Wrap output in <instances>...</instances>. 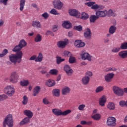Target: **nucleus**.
I'll return each instance as SVG.
<instances>
[{
  "mask_svg": "<svg viewBox=\"0 0 127 127\" xmlns=\"http://www.w3.org/2000/svg\"><path fill=\"white\" fill-rule=\"evenodd\" d=\"M22 56H23L22 52H18L16 53V54H11L9 56V60H10V62L13 63V64L20 63Z\"/></svg>",
  "mask_w": 127,
  "mask_h": 127,
  "instance_id": "obj_1",
  "label": "nucleus"
},
{
  "mask_svg": "<svg viewBox=\"0 0 127 127\" xmlns=\"http://www.w3.org/2000/svg\"><path fill=\"white\" fill-rule=\"evenodd\" d=\"M52 113L55 115V116H57V117H59L60 116H67L69 115V114H71L72 113V111L71 110H67L64 112H62V110L58 109H53L52 110Z\"/></svg>",
  "mask_w": 127,
  "mask_h": 127,
  "instance_id": "obj_2",
  "label": "nucleus"
},
{
  "mask_svg": "<svg viewBox=\"0 0 127 127\" xmlns=\"http://www.w3.org/2000/svg\"><path fill=\"white\" fill-rule=\"evenodd\" d=\"M6 125L8 127H13V120H12V115H8L5 117L3 122V126L4 127H6Z\"/></svg>",
  "mask_w": 127,
  "mask_h": 127,
  "instance_id": "obj_3",
  "label": "nucleus"
},
{
  "mask_svg": "<svg viewBox=\"0 0 127 127\" xmlns=\"http://www.w3.org/2000/svg\"><path fill=\"white\" fill-rule=\"evenodd\" d=\"M4 93L9 97H12L15 93V89L13 86L8 85L4 89Z\"/></svg>",
  "mask_w": 127,
  "mask_h": 127,
  "instance_id": "obj_4",
  "label": "nucleus"
},
{
  "mask_svg": "<svg viewBox=\"0 0 127 127\" xmlns=\"http://www.w3.org/2000/svg\"><path fill=\"white\" fill-rule=\"evenodd\" d=\"M19 78V75H18V73L15 71H13L10 74V82L12 83V84H16L18 82Z\"/></svg>",
  "mask_w": 127,
  "mask_h": 127,
  "instance_id": "obj_5",
  "label": "nucleus"
},
{
  "mask_svg": "<svg viewBox=\"0 0 127 127\" xmlns=\"http://www.w3.org/2000/svg\"><path fill=\"white\" fill-rule=\"evenodd\" d=\"M80 56L81 57L82 60H88V61H92V57L89 54V53L85 52L82 51L80 53Z\"/></svg>",
  "mask_w": 127,
  "mask_h": 127,
  "instance_id": "obj_6",
  "label": "nucleus"
},
{
  "mask_svg": "<svg viewBox=\"0 0 127 127\" xmlns=\"http://www.w3.org/2000/svg\"><path fill=\"white\" fill-rule=\"evenodd\" d=\"M113 89L114 93L117 95V96L122 97L125 95V93H124V89L118 86H114Z\"/></svg>",
  "mask_w": 127,
  "mask_h": 127,
  "instance_id": "obj_7",
  "label": "nucleus"
},
{
  "mask_svg": "<svg viewBox=\"0 0 127 127\" xmlns=\"http://www.w3.org/2000/svg\"><path fill=\"white\" fill-rule=\"evenodd\" d=\"M69 14L71 16H74L75 17H76V18H80V17H81V13L75 9H69Z\"/></svg>",
  "mask_w": 127,
  "mask_h": 127,
  "instance_id": "obj_8",
  "label": "nucleus"
},
{
  "mask_svg": "<svg viewBox=\"0 0 127 127\" xmlns=\"http://www.w3.org/2000/svg\"><path fill=\"white\" fill-rule=\"evenodd\" d=\"M116 122L117 120L115 118L109 117L107 121V126L111 127H114L117 125L116 123Z\"/></svg>",
  "mask_w": 127,
  "mask_h": 127,
  "instance_id": "obj_9",
  "label": "nucleus"
},
{
  "mask_svg": "<svg viewBox=\"0 0 127 127\" xmlns=\"http://www.w3.org/2000/svg\"><path fill=\"white\" fill-rule=\"evenodd\" d=\"M53 4L55 8L57 9H61L63 7V2L60 1V0H55L53 1Z\"/></svg>",
  "mask_w": 127,
  "mask_h": 127,
  "instance_id": "obj_10",
  "label": "nucleus"
},
{
  "mask_svg": "<svg viewBox=\"0 0 127 127\" xmlns=\"http://www.w3.org/2000/svg\"><path fill=\"white\" fill-rule=\"evenodd\" d=\"M84 36L86 39H91V37H92V32L90 28H87L85 29L84 32Z\"/></svg>",
  "mask_w": 127,
  "mask_h": 127,
  "instance_id": "obj_11",
  "label": "nucleus"
},
{
  "mask_svg": "<svg viewBox=\"0 0 127 127\" xmlns=\"http://www.w3.org/2000/svg\"><path fill=\"white\" fill-rule=\"evenodd\" d=\"M68 43H69L68 41L66 40V41H60L57 44L59 48H64Z\"/></svg>",
  "mask_w": 127,
  "mask_h": 127,
  "instance_id": "obj_12",
  "label": "nucleus"
},
{
  "mask_svg": "<svg viewBox=\"0 0 127 127\" xmlns=\"http://www.w3.org/2000/svg\"><path fill=\"white\" fill-rule=\"evenodd\" d=\"M74 46L77 47V48H81V47H84L86 44L85 43L82 42V41L80 40H75L74 42Z\"/></svg>",
  "mask_w": 127,
  "mask_h": 127,
  "instance_id": "obj_13",
  "label": "nucleus"
},
{
  "mask_svg": "<svg viewBox=\"0 0 127 127\" xmlns=\"http://www.w3.org/2000/svg\"><path fill=\"white\" fill-rule=\"evenodd\" d=\"M64 70L65 73H66L67 75H68L69 76H70V75L73 73V69H72V68H71L70 66H69L68 64H65L64 66Z\"/></svg>",
  "mask_w": 127,
  "mask_h": 127,
  "instance_id": "obj_14",
  "label": "nucleus"
},
{
  "mask_svg": "<svg viewBox=\"0 0 127 127\" xmlns=\"http://www.w3.org/2000/svg\"><path fill=\"white\" fill-rule=\"evenodd\" d=\"M108 15V11H97L96 12V15H97L98 17H105V16H107Z\"/></svg>",
  "mask_w": 127,
  "mask_h": 127,
  "instance_id": "obj_15",
  "label": "nucleus"
},
{
  "mask_svg": "<svg viewBox=\"0 0 127 127\" xmlns=\"http://www.w3.org/2000/svg\"><path fill=\"white\" fill-rule=\"evenodd\" d=\"M114 76H115V74L114 73H108L105 76V80L108 83H110L112 82L113 80V78H114Z\"/></svg>",
  "mask_w": 127,
  "mask_h": 127,
  "instance_id": "obj_16",
  "label": "nucleus"
},
{
  "mask_svg": "<svg viewBox=\"0 0 127 127\" xmlns=\"http://www.w3.org/2000/svg\"><path fill=\"white\" fill-rule=\"evenodd\" d=\"M62 26L66 29H70L72 28V24L69 21H64L62 23Z\"/></svg>",
  "mask_w": 127,
  "mask_h": 127,
  "instance_id": "obj_17",
  "label": "nucleus"
},
{
  "mask_svg": "<svg viewBox=\"0 0 127 127\" xmlns=\"http://www.w3.org/2000/svg\"><path fill=\"white\" fill-rule=\"evenodd\" d=\"M70 91L71 89H70V88L65 86L62 89V95H63L64 96H66V95L70 93Z\"/></svg>",
  "mask_w": 127,
  "mask_h": 127,
  "instance_id": "obj_18",
  "label": "nucleus"
},
{
  "mask_svg": "<svg viewBox=\"0 0 127 127\" xmlns=\"http://www.w3.org/2000/svg\"><path fill=\"white\" fill-rule=\"evenodd\" d=\"M106 103H107V97L105 96H103L99 99V105L101 107H105Z\"/></svg>",
  "mask_w": 127,
  "mask_h": 127,
  "instance_id": "obj_19",
  "label": "nucleus"
},
{
  "mask_svg": "<svg viewBox=\"0 0 127 127\" xmlns=\"http://www.w3.org/2000/svg\"><path fill=\"white\" fill-rule=\"evenodd\" d=\"M41 89V88H40V86H36L33 90L32 96H34V97L37 96L38 94H39V92H40Z\"/></svg>",
  "mask_w": 127,
  "mask_h": 127,
  "instance_id": "obj_20",
  "label": "nucleus"
},
{
  "mask_svg": "<svg viewBox=\"0 0 127 127\" xmlns=\"http://www.w3.org/2000/svg\"><path fill=\"white\" fill-rule=\"evenodd\" d=\"M23 114L25 115V116H26V117L29 119H31V118L33 117V113L30 110H24L23 111Z\"/></svg>",
  "mask_w": 127,
  "mask_h": 127,
  "instance_id": "obj_21",
  "label": "nucleus"
},
{
  "mask_svg": "<svg viewBox=\"0 0 127 127\" xmlns=\"http://www.w3.org/2000/svg\"><path fill=\"white\" fill-rule=\"evenodd\" d=\"M32 26L36 28H41V23L39 21H33L32 23Z\"/></svg>",
  "mask_w": 127,
  "mask_h": 127,
  "instance_id": "obj_22",
  "label": "nucleus"
},
{
  "mask_svg": "<svg viewBox=\"0 0 127 127\" xmlns=\"http://www.w3.org/2000/svg\"><path fill=\"white\" fill-rule=\"evenodd\" d=\"M30 122V118L28 117H25L24 119L22 120L19 123L20 126H23L24 125H26Z\"/></svg>",
  "mask_w": 127,
  "mask_h": 127,
  "instance_id": "obj_23",
  "label": "nucleus"
},
{
  "mask_svg": "<svg viewBox=\"0 0 127 127\" xmlns=\"http://www.w3.org/2000/svg\"><path fill=\"white\" fill-rule=\"evenodd\" d=\"M98 18L99 17L97 15H91L89 17L90 23H95L96 22V20H97V19H98Z\"/></svg>",
  "mask_w": 127,
  "mask_h": 127,
  "instance_id": "obj_24",
  "label": "nucleus"
},
{
  "mask_svg": "<svg viewBox=\"0 0 127 127\" xmlns=\"http://www.w3.org/2000/svg\"><path fill=\"white\" fill-rule=\"evenodd\" d=\"M119 56L123 59L127 58V51H123L119 53Z\"/></svg>",
  "mask_w": 127,
  "mask_h": 127,
  "instance_id": "obj_25",
  "label": "nucleus"
},
{
  "mask_svg": "<svg viewBox=\"0 0 127 127\" xmlns=\"http://www.w3.org/2000/svg\"><path fill=\"white\" fill-rule=\"evenodd\" d=\"M82 83L83 85H88L90 82V77L84 76L82 78Z\"/></svg>",
  "mask_w": 127,
  "mask_h": 127,
  "instance_id": "obj_26",
  "label": "nucleus"
},
{
  "mask_svg": "<svg viewBox=\"0 0 127 127\" xmlns=\"http://www.w3.org/2000/svg\"><path fill=\"white\" fill-rule=\"evenodd\" d=\"M20 85L21 87H27L29 85V81L24 79L20 81Z\"/></svg>",
  "mask_w": 127,
  "mask_h": 127,
  "instance_id": "obj_27",
  "label": "nucleus"
},
{
  "mask_svg": "<svg viewBox=\"0 0 127 127\" xmlns=\"http://www.w3.org/2000/svg\"><path fill=\"white\" fill-rule=\"evenodd\" d=\"M56 84L55 81L52 79H49L46 82V85L48 87H53V86H55Z\"/></svg>",
  "mask_w": 127,
  "mask_h": 127,
  "instance_id": "obj_28",
  "label": "nucleus"
},
{
  "mask_svg": "<svg viewBox=\"0 0 127 127\" xmlns=\"http://www.w3.org/2000/svg\"><path fill=\"white\" fill-rule=\"evenodd\" d=\"M116 30L117 27H116L115 25H112L109 28V32L110 34H114V33L116 32Z\"/></svg>",
  "mask_w": 127,
  "mask_h": 127,
  "instance_id": "obj_29",
  "label": "nucleus"
},
{
  "mask_svg": "<svg viewBox=\"0 0 127 127\" xmlns=\"http://www.w3.org/2000/svg\"><path fill=\"white\" fill-rule=\"evenodd\" d=\"M19 5V9L20 11H22L24 8V5H25V0H20Z\"/></svg>",
  "mask_w": 127,
  "mask_h": 127,
  "instance_id": "obj_30",
  "label": "nucleus"
},
{
  "mask_svg": "<svg viewBox=\"0 0 127 127\" xmlns=\"http://www.w3.org/2000/svg\"><path fill=\"white\" fill-rule=\"evenodd\" d=\"M43 60V55L42 53H39L38 56H36V62H41Z\"/></svg>",
  "mask_w": 127,
  "mask_h": 127,
  "instance_id": "obj_31",
  "label": "nucleus"
},
{
  "mask_svg": "<svg viewBox=\"0 0 127 127\" xmlns=\"http://www.w3.org/2000/svg\"><path fill=\"white\" fill-rule=\"evenodd\" d=\"M80 18L83 20H86V19H88V18H89V15L87 13L83 12L81 14Z\"/></svg>",
  "mask_w": 127,
  "mask_h": 127,
  "instance_id": "obj_32",
  "label": "nucleus"
},
{
  "mask_svg": "<svg viewBox=\"0 0 127 127\" xmlns=\"http://www.w3.org/2000/svg\"><path fill=\"white\" fill-rule=\"evenodd\" d=\"M53 95L56 97H59L60 96V90L59 89H55L53 90Z\"/></svg>",
  "mask_w": 127,
  "mask_h": 127,
  "instance_id": "obj_33",
  "label": "nucleus"
},
{
  "mask_svg": "<svg viewBox=\"0 0 127 127\" xmlns=\"http://www.w3.org/2000/svg\"><path fill=\"white\" fill-rule=\"evenodd\" d=\"M22 49V48H21L20 47V46L19 45L16 46L12 50V51H13V52H22L21 51H20V50Z\"/></svg>",
  "mask_w": 127,
  "mask_h": 127,
  "instance_id": "obj_34",
  "label": "nucleus"
},
{
  "mask_svg": "<svg viewBox=\"0 0 127 127\" xmlns=\"http://www.w3.org/2000/svg\"><path fill=\"white\" fill-rule=\"evenodd\" d=\"M19 45L20 46V47H21V48H23V47H25V46H26V45H27V43H26L25 40L23 39L20 41Z\"/></svg>",
  "mask_w": 127,
  "mask_h": 127,
  "instance_id": "obj_35",
  "label": "nucleus"
},
{
  "mask_svg": "<svg viewBox=\"0 0 127 127\" xmlns=\"http://www.w3.org/2000/svg\"><path fill=\"white\" fill-rule=\"evenodd\" d=\"M56 58L57 64H58V65H59V64H60L61 62H64V61H65L64 59H62L61 57L59 56H57Z\"/></svg>",
  "mask_w": 127,
  "mask_h": 127,
  "instance_id": "obj_36",
  "label": "nucleus"
},
{
  "mask_svg": "<svg viewBox=\"0 0 127 127\" xmlns=\"http://www.w3.org/2000/svg\"><path fill=\"white\" fill-rule=\"evenodd\" d=\"M42 40V37L40 34H38L35 37V42H40Z\"/></svg>",
  "mask_w": 127,
  "mask_h": 127,
  "instance_id": "obj_37",
  "label": "nucleus"
},
{
  "mask_svg": "<svg viewBox=\"0 0 127 127\" xmlns=\"http://www.w3.org/2000/svg\"><path fill=\"white\" fill-rule=\"evenodd\" d=\"M107 108L109 110H115L116 106L113 102H110L107 105Z\"/></svg>",
  "mask_w": 127,
  "mask_h": 127,
  "instance_id": "obj_38",
  "label": "nucleus"
},
{
  "mask_svg": "<svg viewBox=\"0 0 127 127\" xmlns=\"http://www.w3.org/2000/svg\"><path fill=\"white\" fill-rule=\"evenodd\" d=\"M51 75H54V76H57L58 74V70L56 69H51L49 71Z\"/></svg>",
  "mask_w": 127,
  "mask_h": 127,
  "instance_id": "obj_39",
  "label": "nucleus"
},
{
  "mask_svg": "<svg viewBox=\"0 0 127 127\" xmlns=\"http://www.w3.org/2000/svg\"><path fill=\"white\" fill-rule=\"evenodd\" d=\"M27 103H28V98L26 95H24L23 97L22 105L25 106V105H27Z\"/></svg>",
  "mask_w": 127,
  "mask_h": 127,
  "instance_id": "obj_40",
  "label": "nucleus"
},
{
  "mask_svg": "<svg viewBox=\"0 0 127 127\" xmlns=\"http://www.w3.org/2000/svg\"><path fill=\"white\" fill-rule=\"evenodd\" d=\"M107 14L108 16H117V14L114 13L113 10L110 9L109 11H107Z\"/></svg>",
  "mask_w": 127,
  "mask_h": 127,
  "instance_id": "obj_41",
  "label": "nucleus"
},
{
  "mask_svg": "<svg viewBox=\"0 0 127 127\" xmlns=\"http://www.w3.org/2000/svg\"><path fill=\"white\" fill-rule=\"evenodd\" d=\"M50 13H51V14H53L54 15H58L59 14L58 11L54 8H53L51 10Z\"/></svg>",
  "mask_w": 127,
  "mask_h": 127,
  "instance_id": "obj_42",
  "label": "nucleus"
},
{
  "mask_svg": "<svg viewBox=\"0 0 127 127\" xmlns=\"http://www.w3.org/2000/svg\"><path fill=\"white\" fill-rule=\"evenodd\" d=\"M104 91V87L103 86H98L96 88L95 90L96 93H101Z\"/></svg>",
  "mask_w": 127,
  "mask_h": 127,
  "instance_id": "obj_43",
  "label": "nucleus"
},
{
  "mask_svg": "<svg viewBox=\"0 0 127 127\" xmlns=\"http://www.w3.org/2000/svg\"><path fill=\"white\" fill-rule=\"evenodd\" d=\"M92 119L96 121H99L101 119V115L99 114H96L92 117Z\"/></svg>",
  "mask_w": 127,
  "mask_h": 127,
  "instance_id": "obj_44",
  "label": "nucleus"
},
{
  "mask_svg": "<svg viewBox=\"0 0 127 127\" xmlns=\"http://www.w3.org/2000/svg\"><path fill=\"white\" fill-rule=\"evenodd\" d=\"M8 98L7 95L4 94L0 95V102L3 101V100H6Z\"/></svg>",
  "mask_w": 127,
  "mask_h": 127,
  "instance_id": "obj_45",
  "label": "nucleus"
},
{
  "mask_svg": "<svg viewBox=\"0 0 127 127\" xmlns=\"http://www.w3.org/2000/svg\"><path fill=\"white\" fill-rule=\"evenodd\" d=\"M68 61L69 63H70V64H73L75 63V62L76 61V59L75 58V57H72L71 56V57H69Z\"/></svg>",
  "mask_w": 127,
  "mask_h": 127,
  "instance_id": "obj_46",
  "label": "nucleus"
},
{
  "mask_svg": "<svg viewBox=\"0 0 127 127\" xmlns=\"http://www.w3.org/2000/svg\"><path fill=\"white\" fill-rule=\"evenodd\" d=\"M8 53V51L7 49H4L1 54H0V57H4Z\"/></svg>",
  "mask_w": 127,
  "mask_h": 127,
  "instance_id": "obj_47",
  "label": "nucleus"
},
{
  "mask_svg": "<svg viewBox=\"0 0 127 127\" xmlns=\"http://www.w3.org/2000/svg\"><path fill=\"white\" fill-rule=\"evenodd\" d=\"M120 50H121V48H113V49L112 50V52H113V53H118V52H119L120 51Z\"/></svg>",
  "mask_w": 127,
  "mask_h": 127,
  "instance_id": "obj_48",
  "label": "nucleus"
},
{
  "mask_svg": "<svg viewBox=\"0 0 127 127\" xmlns=\"http://www.w3.org/2000/svg\"><path fill=\"white\" fill-rule=\"evenodd\" d=\"M84 108H86V105L85 104H81L78 106V109L79 111H84L85 110Z\"/></svg>",
  "mask_w": 127,
  "mask_h": 127,
  "instance_id": "obj_49",
  "label": "nucleus"
},
{
  "mask_svg": "<svg viewBox=\"0 0 127 127\" xmlns=\"http://www.w3.org/2000/svg\"><path fill=\"white\" fill-rule=\"evenodd\" d=\"M64 55H65V56H67V57H70L71 56H72V53L67 51H65L64 52Z\"/></svg>",
  "mask_w": 127,
  "mask_h": 127,
  "instance_id": "obj_50",
  "label": "nucleus"
},
{
  "mask_svg": "<svg viewBox=\"0 0 127 127\" xmlns=\"http://www.w3.org/2000/svg\"><path fill=\"white\" fill-rule=\"evenodd\" d=\"M101 8V6L100 5H98L97 4H95V5H93L91 6V8L92 9H98V8Z\"/></svg>",
  "mask_w": 127,
  "mask_h": 127,
  "instance_id": "obj_51",
  "label": "nucleus"
},
{
  "mask_svg": "<svg viewBox=\"0 0 127 127\" xmlns=\"http://www.w3.org/2000/svg\"><path fill=\"white\" fill-rule=\"evenodd\" d=\"M74 28L76 30H77V31H82V30H83V28L81 25L76 26Z\"/></svg>",
  "mask_w": 127,
  "mask_h": 127,
  "instance_id": "obj_52",
  "label": "nucleus"
},
{
  "mask_svg": "<svg viewBox=\"0 0 127 127\" xmlns=\"http://www.w3.org/2000/svg\"><path fill=\"white\" fill-rule=\"evenodd\" d=\"M120 49H127V43H124L122 44L121 46H120Z\"/></svg>",
  "mask_w": 127,
  "mask_h": 127,
  "instance_id": "obj_53",
  "label": "nucleus"
},
{
  "mask_svg": "<svg viewBox=\"0 0 127 127\" xmlns=\"http://www.w3.org/2000/svg\"><path fill=\"white\" fill-rule=\"evenodd\" d=\"M42 17H44L45 19H47L49 17V14L47 12H45L42 15Z\"/></svg>",
  "mask_w": 127,
  "mask_h": 127,
  "instance_id": "obj_54",
  "label": "nucleus"
},
{
  "mask_svg": "<svg viewBox=\"0 0 127 127\" xmlns=\"http://www.w3.org/2000/svg\"><path fill=\"white\" fill-rule=\"evenodd\" d=\"M7 1L8 0H0V4L3 3L4 5H7Z\"/></svg>",
  "mask_w": 127,
  "mask_h": 127,
  "instance_id": "obj_55",
  "label": "nucleus"
},
{
  "mask_svg": "<svg viewBox=\"0 0 127 127\" xmlns=\"http://www.w3.org/2000/svg\"><path fill=\"white\" fill-rule=\"evenodd\" d=\"M96 3L95 2H88L85 3L86 5H88V6H92Z\"/></svg>",
  "mask_w": 127,
  "mask_h": 127,
  "instance_id": "obj_56",
  "label": "nucleus"
},
{
  "mask_svg": "<svg viewBox=\"0 0 127 127\" xmlns=\"http://www.w3.org/2000/svg\"><path fill=\"white\" fill-rule=\"evenodd\" d=\"M86 77H89L90 78L91 77H92V76H93V73H92L91 71H87L86 73Z\"/></svg>",
  "mask_w": 127,
  "mask_h": 127,
  "instance_id": "obj_57",
  "label": "nucleus"
},
{
  "mask_svg": "<svg viewBox=\"0 0 127 127\" xmlns=\"http://www.w3.org/2000/svg\"><path fill=\"white\" fill-rule=\"evenodd\" d=\"M29 60L30 61H35L36 62V55H33L32 56L30 59Z\"/></svg>",
  "mask_w": 127,
  "mask_h": 127,
  "instance_id": "obj_58",
  "label": "nucleus"
},
{
  "mask_svg": "<svg viewBox=\"0 0 127 127\" xmlns=\"http://www.w3.org/2000/svg\"><path fill=\"white\" fill-rule=\"evenodd\" d=\"M43 102L45 105H48V104H49V101H48V99L46 98L43 99Z\"/></svg>",
  "mask_w": 127,
  "mask_h": 127,
  "instance_id": "obj_59",
  "label": "nucleus"
},
{
  "mask_svg": "<svg viewBox=\"0 0 127 127\" xmlns=\"http://www.w3.org/2000/svg\"><path fill=\"white\" fill-rule=\"evenodd\" d=\"M119 104L121 107H124V106H126V102H125V101H121Z\"/></svg>",
  "mask_w": 127,
  "mask_h": 127,
  "instance_id": "obj_60",
  "label": "nucleus"
},
{
  "mask_svg": "<svg viewBox=\"0 0 127 127\" xmlns=\"http://www.w3.org/2000/svg\"><path fill=\"white\" fill-rule=\"evenodd\" d=\"M52 30L53 31H57L58 30V25H54L53 26Z\"/></svg>",
  "mask_w": 127,
  "mask_h": 127,
  "instance_id": "obj_61",
  "label": "nucleus"
},
{
  "mask_svg": "<svg viewBox=\"0 0 127 127\" xmlns=\"http://www.w3.org/2000/svg\"><path fill=\"white\" fill-rule=\"evenodd\" d=\"M81 64L82 66H86V65L88 64V63L86 62H82Z\"/></svg>",
  "mask_w": 127,
  "mask_h": 127,
  "instance_id": "obj_62",
  "label": "nucleus"
},
{
  "mask_svg": "<svg viewBox=\"0 0 127 127\" xmlns=\"http://www.w3.org/2000/svg\"><path fill=\"white\" fill-rule=\"evenodd\" d=\"M110 68V71H117V70H118L117 68L115 67H112Z\"/></svg>",
  "mask_w": 127,
  "mask_h": 127,
  "instance_id": "obj_63",
  "label": "nucleus"
},
{
  "mask_svg": "<svg viewBox=\"0 0 127 127\" xmlns=\"http://www.w3.org/2000/svg\"><path fill=\"white\" fill-rule=\"evenodd\" d=\"M81 125H87V122L85 121H82L80 122Z\"/></svg>",
  "mask_w": 127,
  "mask_h": 127,
  "instance_id": "obj_64",
  "label": "nucleus"
}]
</instances>
